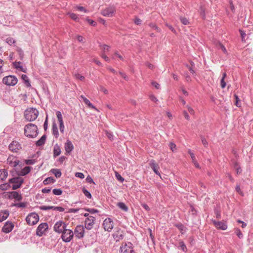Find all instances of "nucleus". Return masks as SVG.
Instances as JSON below:
<instances>
[{
  "label": "nucleus",
  "instance_id": "obj_1",
  "mask_svg": "<svg viewBox=\"0 0 253 253\" xmlns=\"http://www.w3.org/2000/svg\"><path fill=\"white\" fill-rule=\"evenodd\" d=\"M38 133V128L36 125L30 123L25 126L24 134L27 137L34 138L37 136Z\"/></svg>",
  "mask_w": 253,
  "mask_h": 253
},
{
  "label": "nucleus",
  "instance_id": "obj_2",
  "mask_svg": "<svg viewBox=\"0 0 253 253\" xmlns=\"http://www.w3.org/2000/svg\"><path fill=\"white\" fill-rule=\"evenodd\" d=\"M39 115V111L34 108L26 109L24 112V117L27 121L32 122L35 121Z\"/></svg>",
  "mask_w": 253,
  "mask_h": 253
},
{
  "label": "nucleus",
  "instance_id": "obj_3",
  "mask_svg": "<svg viewBox=\"0 0 253 253\" xmlns=\"http://www.w3.org/2000/svg\"><path fill=\"white\" fill-rule=\"evenodd\" d=\"M23 183L24 179L21 177L20 176L14 177L9 179V183L13 184L12 189L14 190L20 188Z\"/></svg>",
  "mask_w": 253,
  "mask_h": 253
},
{
  "label": "nucleus",
  "instance_id": "obj_4",
  "mask_svg": "<svg viewBox=\"0 0 253 253\" xmlns=\"http://www.w3.org/2000/svg\"><path fill=\"white\" fill-rule=\"evenodd\" d=\"M18 79L15 76L9 75L2 79V83L7 86H14L17 84Z\"/></svg>",
  "mask_w": 253,
  "mask_h": 253
},
{
  "label": "nucleus",
  "instance_id": "obj_5",
  "mask_svg": "<svg viewBox=\"0 0 253 253\" xmlns=\"http://www.w3.org/2000/svg\"><path fill=\"white\" fill-rule=\"evenodd\" d=\"M39 220V215L35 212L29 213L26 217V221L29 225H34L37 224Z\"/></svg>",
  "mask_w": 253,
  "mask_h": 253
},
{
  "label": "nucleus",
  "instance_id": "obj_6",
  "mask_svg": "<svg viewBox=\"0 0 253 253\" xmlns=\"http://www.w3.org/2000/svg\"><path fill=\"white\" fill-rule=\"evenodd\" d=\"M74 237V232L71 229L66 228L61 233V238L64 242H70Z\"/></svg>",
  "mask_w": 253,
  "mask_h": 253
},
{
  "label": "nucleus",
  "instance_id": "obj_7",
  "mask_svg": "<svg viewBox=\"0 0 253 253\" xmlns=\"http://www.w3.org/2000/svg\"><path fill=\"white\" fill-rule=\"evenodd\" d=\"M67 224L63 221L59 220L57 221L53 226V230L58 234H61L67 228Z\"/></svg>",
  "mask_w": 253,
  "mask_h": 253
},
{
  "label": "nucleus",
  "instance_id": "obj_8",
  "mask_svg": "<svg viewBox=\"0 0 253 253\" xmlns=\"http://www.w3.org/2000/svg\"><path fill=\"white\" fill-rule=\"evenodd\" d=\"M102 226L105 231L111 232L114 227V222L109 218H106L103 222Z\"/></svg>",
  "mask_w": 253,
  "mask_h": 253
},
{
  "label": "nucleus",
  "instance_id": "obj_9",
  "mask_svg": "<svg viewBox=\"0 0 253 253\" xmlns=\"http://www.w3.org/2000/svg\"><path fill=\"white\" fill-rule=\"evenodd\" d=\"M48 229V225L47 223H41L37 228L36 234L39 237H42L44 232Z\"/></svg>",
  "mask_w": 253,
  "mask_h": 253
},
{
  "label": "nucleus",
  "instance_id": "obj_10",
  "mask_svg": "<svg viewBox=\"0 0 253 253\" xmlns=\"http://www.w3.org/2000/svg\"><path fill=\"white\" fill-rule=\"evenodd\" d=\"M96 218L93 216H90L86 218L84 221V226L87 230H91L93 228L95 224Z\"/></svg>",
  "mask_w": 253,
  "mask_h": 253
},
{
  "label": "nucleus",
  "instance_id": "obj_11",
  "mask_svg": "<svg viewBox=\"0 0 253 253\" xmlns=\"http://www.w3.org/2000/svg\"><path fill=\"white\" fill-rule=\"evenodd\" d=\"M84 226L81 225H77L76 227L74 232V235L75 234V237L79 239H81L84 237Z\"/></svg>",
  "mask_w": 253,
  "mask_h": 253
},
{
  "label": "nucleus",
  "instance_id": "obj_12",
  "mask_svg": "<svg viewBox=\"0 0 253 253\" xmlns=\"http://www.w3.org/2000/svg\"><path fill=\"white\" fill-rule=\"evenodd\" d=\"M116 11V7L114 6H110L106 7L101 11V14L104 16L112 17Z\"/></svg>",
  "mask_w": 253,
  "mask_h": 253
},
{
  "label": "nucleus",
  "instance_id": "obj_13",
  "mask_svg": "<svg viewBox=\"0 0 253 253\" xmlns=\"http://www.w3.org/2000/svg\"><path fill=\"white\" fill-rule=\"evenodd\" d=\"M149 164V166L151 167V168L153 169L154 172L155 173V174L160 176L161 174L159 171L160 167H159L158 164L156 163L155 160H154V159H151L150 161Z\"/></svg>",
  "mask_w": 253,
  "mask_h": 253
},
{
  "label": "nucleus",
  "instance_id": "obj_14",
  "mask_svg": "<svg viewBox=\"0 0 253 253\" xmlns=\"http://www.w3.org/2000/svg\"><path fill=\"white\" fill-rule=\"evenodd\" d=\"M213 224L215 226V227L218 229L222 230H225L227 228V224L224 221H216L215 220H211Z\"/></svg>",
  "mask_w": 253,
  "mask_h": 253
},
{
  "label": "nucleus",
  "instance_id": "obj_15",
  "mask_svg": "<svg viewBox=\"0 0 253 253\" xmlns=\"http://www.w3.org/2000/svg\"><path fill=\"white\" fill-rule=\"evenodd\" d=\"M14 224L12 222L7 221L5 223L2 228V231L5 233L10 232L14 228Z\"/></svg>",
  "mask_w": 253,
  "mask_h": 253
},
{
  "label": "nucleus",
  "instance_id": "obj_16",
  "mask_svg": "<svg viewBox=\"0 0 253 253\" xmlns=\"http://www.w3.org/2000/svg\"><path fill=\"white\" fill-rule=\"evenodd\" d=\"M7 162L13 168H18L17 166L19 165L20 161L17 158L10 156L7 159Z\"/></svg>",
  "mask_w": 253,
  "mask_h": 253
},
{
  "label": "nucleus",
  "instance_id": "obj_17",
  "mask_svg": "<svg viewBox=\"0 0 253 253\" xmlns=\"http://www.w3.org/2000/svg\"><path fill=\"white\" fill-rule=\"evenodd\" d=\"M8 198L9 199H14L17 201H20L22 200V196L17 191H12L8 193Z\"/></svg>",
  "mask_w": 253,
  "mask_h": 253
},
{
  "label": "nucleus",
  "instance_id": "obj_18",
  "mask_svg": "<svg viewBox=\"0 0 253 253\" xmlns=\"http://www.w3.org/2000/svg\"><path fill=\"white\" fill-rule=\"evenodd\" d=\"M21 148V145L17 141H12L9 145V149L13 152H17Z\"/></svg>",
  "mask_w": 253,
  "mask_h": 253
},
{
  "label": "nucleus",
  "instance_id": "obj_19",
  "mask_svg": "<svg viewBox=\"0 0 253 253\" xmlns=\"http://www.w3.org/2000/svg\"><path fill=\"white\" fill-rule=\"evenodd\" d=\"M74 149V146L71 141L67 140L65 144V150L66 153L70 154Z\"/></svg>",
  "mask_w": 253,
  "mask_h": 253
},
{
  "label": "nucleus",
  "instance_id": "obj_20",
  "mask_svg": "<svg viewBox=\"0 0 253 253\" xmlns=\"http://www.w3.org/2000/svg\"><path fill=\"white\" fill-rule=\"evenodd\" d=\"M32 167L30 166H26L23 169H22L21 170H19V171L18 173V176H25L28 174L31 170Z\"/></svg>",
  "mask_w": 253,
  "mask_h": 253
},
{
  "label": "nucleus",
  "instance_id": "obj_21",
  "mask_svg": "<svg viewBox=\"0 0 253 253\" xmlns=\"http://www.w3.org/2000/svg\"><path fill=\"white\" fill-rule=\"evenodd\" d=\"M174 226L176 227L180 232L181 234H184L187 230V228L181 222L174 224Z\"/></svg>",
  "mask_w": 253,
  "mask_h": 253
},
{
  "label": "nucleus",
  "instance_id": "obj_22",
  "mask_svg": "<svg viewBox=\"0 0 253 253\" xmlns=\"http://www.w3.org/2000/svg\"><path fill=\"white\" fill-rule=\"evenodd\" d=\"M9 212L8 210H1L0 211V222L5 220L9 216Z\"/></svg>",
  "mask_w": 253,
  "mask_h": 253
},
{
  "label": "nucleus",
  "instance_id": "obj_23",
  "mask_svg": "<svg viewBox=\"0 0 253 253\" xmlns=\"http://www.w3.org/2000/svg\"><path fill=\"white\" fill-rule=\"evenodd\" d=\"M188 153L190 155V157H191V159L192 160V162L193 163V164H194V166H195V167L197 168H200V165L198 164V163L196 161L195 155L192 152L191 150V149H188Z\"/></svg>",
  "mask_w": 253,
  "mask_h": 253
},
{
  "label": "nucleus",
  "instance_id": "obj_24",
  "mask_svg": "<svg viewBox=\"0 0 253 253\" xmlns=\"http://www.w3.org/2000/svg\"><path fill=\"white\" fill-rule=\"evenodd\" d=\"M52 134L55 136L56 138H57L59 136V133L57 124L54 121L52 124Z\"/></svg>",
  "mask_w": 253,
  "mask_h": 253
},
{
  "label": "nucleus",
  "instance_id": "obj_25",
  "mask_svg": "<svg viewBox=\"0 0 253 253\" xmlns=\"http://www.w3.org/2000/svg\"><path fill=\"white\" fill-rule=\"evenodd\" d=\"M21 62L19 61V62H13V66H14V67L18 70L19 71H21V72H24V73H26V69H24L23 66L22 65H21Z\"/></svg>",
  "mask_w": 253,
  "mask_h": 253
},
{
  "label": "nucleus",
  "instance_id": "obj_26",
  "mask_svg": "<svg viewBox=\"0 0 253 253\" xmlns=\"http://www.w3.org/2000/svg\"><path fill=\"white\" fill-rule=\"evenodd\" d=\"M61 151L60 146L58 144H56L53 147V157L56 158L57 156L60 155Z\"/></svg>",
  "mask_w": 253,
  "mask_h": 253
},
{
  "label": "nucleus",
  "instance_id": "obj_27",
  "mask_svg": "<svg viewBox=\"0 0 253 253\" xmlns=\"http://www.w3.org/2000/svg\"><path fill=\"white\" fill-rule=\"evenodd\" d=\"M21 79L27 87H30L31 86L30 81L26 75H22Z\"/></svg>",
  "mask_w": 253,
  "mask_h": 253
},
{
  "label": "nucleus",
  "instance_id": "obj_28",
  "mask_svg": "<svg viewBox=\"0 0 253 253\" xmlns=\"http://www.w3.org/2000/svg\"><path fill=\"white\" fill-rule=\"evenodd\" d=\"M46 136L45 134L43 135L41 138L36 142L37 146H42L43 145L46 141Z\"/></svg>",
  "mask_w": 253,
  "mask_h": 253
},
{
  "label": "nucleus",
  "instance_id": "obj_29",
  "mask_svg": "<svg viewBox=\"0 0 253 253\" xmlns=\"http://www.w3.org/2000/svg\"><path fill=\"white\" fill-rule=\"evenodd\" d=\"M8 175V171L5 169H0V179L3 181L5 180Z\"/></svg>",
  "mask_w": 253,
  "mask_h": 253
},
{
  "label": "nucleus",
  "instance_id": "obj_30",
  "mask_svg": "<svg viewBox=\"0 0 253 253\" xmlns=\"http://www.w3.org/2000/svg\"><path fill=\"white\" fill-rule=\"evenodd\" d=\"M81 98L83 99L84 103L88 106L89 108L97 110L93 105L90 103V101L83 95H81Z\"/></svg>",
  "mask_w": 253,
  "mask_h": 253
},
{
  "label": "nucleus",
  "instance_id": "obj_31",
  "mask_svg": "<svg viewBox=\"0 0 253 253\" xmlns=\"http://www.w3.org/2000/svg\"><path fill=\"white\" fill-rule=\"evenodd\" d=\"M178 249H180L183 252L187 253V248L184 243V242L180 240L179 241V246L178 247Z\"/></svg>",
  "mask_w": 253,
  "mask_h": 253
},
{
  "label": "nucleus",
  "instance_id": "obj_32",
  "mask_svg": "<svg viewBox=\"0 0 253 253\" xmlns=\"http://www.w3.org/2000/svg\"><path fill=\"white\" fill-rule=\"evenodd\" d=\"M50 172L53 173L56 178L61 177L62 173L59 169H52L50 170Z\"/></svg>",
  "mask_w": 253,
  "mask_h": 253
},
{
  "label": "nucleus",
  "instance_id": "obj_33",
  "mask_svg": "<svg viewBox=\"0 0 253 253\" xmlns=\"http://www.w3.org/2000/svg\"><path fill=\"white\" fill-rule=\"evenodd\" d=\"M117 206L125 211H127L128 210L127 206L123 202H119L117 204Z\"/></svg>",
  "mask_w": 253,
  "mask_h": 253
},
{
  "label": "nucleus",
  "instance_id": "obj_34",
  "mask_svg": "<svg viewBox=\"0 0 253 253\" xmlns=\"http://www.w3.org/2000/svg\"><path fill=\"white\" fill-rule=\"evenodd\" d=\"M189 211L191 213L193 217H196L197 215V211L195 209L193 205H190V210Z\"/></svg>",
  "mask_w": 253,
  "mask_h": 253
},
{
  "label": "nucleus",
  "instance_id": "obj_35",
  "mask_svg": "<svg viewBox=\"0 0 253 253\" xmlns=\"http://www.w3.org/2000/svg\"><path fill=\"white\" fill-rule=\"evenodd\" d=\"M55 181V180L52 177H48L46 178H45L43 181V183L44 185H47L51 183H54Z\"/></svg>",
  "mask_w": 253,
  "mask_h": 253
},
{
  "label": "nucleus",
  "instance_id": "obj_36",
  "mask_svg": "<svg viewBox=\"0 0 253 253\" xmlns=\"http://www.w3.org/2000/svg\"><path fill=\"white\" fill-rule=\"evenodd\" d=\"M56 115L57 118L58 119V121L59 122V125L64 124L63 120V118H62V115L61 112L59 111H56Z\"/></svg>",
  "mask_w": 253,
  "mask_h": 253
},
{
  "label": "nucleus",
  "instance_id": "obj_37",
  "mask_svg": "<svg viewBox=\"0 0 253 253\" xmlns=\"http://www.w3.org/2000/svg\"><path fill=\"white\" fill-rule=\"evenodd\" d=\"M27 203L26 202H21L13 204L11 206H14L17 208H25L27 206Z\"/></svg>",
  "mask_w": 253,
  "mask_h": 253
},
{
  "label": "nucleus",
  "instance_id": "obj_38",
  "mask_svg": "<svg viewBox=\"0 0 253 253\" xmlns=\"http://www.w3.org/2000/svg\"><path fill=\"white\" fill-rule=\"evenodd\" d=\"M234 97L235 99V105L238 107H240L241 106V100L239 97V96L236 94H234Z\"/></svg>",
  "mask_w": 253,
  "mask_h": 253
},
{
  "label": "nucleus",
  "instance_id": "obj_39",
  "mask_svg": "<svg viewBox=\"0 0 253 253\" xmlns=\"http://www.w3.org/2000/svg\"><path fill=\"white\" fill-rule=\"evenodd\" d=\"M148 25L151 28L155 30L157 32H158V33L161 32V29L159 27H158L155 23L151 22V23H150L148 24Z\"/></svg>",
  "mask_w": 253,
  "mask_h": 253
},
{
  "label": "nucleus",
  "instance_id": "obj_40",
  "mask_svg": "<svg viewBox=\"0 0 253 253\" xmlns=\"http://www.w3.org/2000/svg\"><path fill=\"white\" fill-rule=\"evenodd\" d=\"M19 171L18 168H13L12 170L10 171V173L13 177H17Z\"/></svg>",
  "mask_w": 253,
  "mask_h": 253
},
{
  "label": "nucleus",
  "instance_id": "obj_41",
  "mask_svg": "<svg viewBox=\"0 0 253 253\" xmlns=\"http://www.w3.org/2000/svg\"><path fill=\"white\" fill-rule=\"evenodd\" d=\"M10 184L9 183V182L6 183H3L0 185V189L4 191L8 189L9 187H10Z\"/></svg>",
  "mask_w": 253,
  "mask_h": 253
},
{
  "label": "nucleus",
  "instance_id": "obj_42",
  "mask_svg": "<svg viewBox=\"0 0 253 253\" xmlns=\"http://www.w3.org/2000/svg\"><path fill=\"white\" fill-rule=\"evenodd\" d=\"M82 191L84 195L88 199H91L92 195L91 193L84 187L82 189Z\"/></svg>",
  "mask_w": 253,
  "mask_h": 253
},
{
  "label": "nucleus",
  "instance_id": "obj_43",
  "mask_svg": "<svg viewBox=\"0 0 253 253\" xmlns=\"http://www.w3.org/2000/svg\"><path fill=\"white\" fill-rule=\"evenodd\" d=\"M68 15H69V16L72 19L76 21H79V18L77 14L74 13H68Z\"/></svg>",
  "mask_w": 253,
  "mask_h": 253
},
{
  "label": "nucleus",
  "instance_id": "obj_44",
  "mask_svg": "<svg viewBox=\"0 0 253 253\" xmlns=\"http://www.w3.org/2000/svg\"><path fill=\"white\" fill-rule=\"evenodd\" d=\"M39 209L41 210H42V211H47V210H54V206H40L39 207Z\"/></svg>",
  "mask_w": 253,
  "mask_h": 253
},
{
  "label": "nucleus",
  "instance_id": "obj_45",
  "mask_svg": "<svg viewBox=\"0 0 253 253\" xmlns=\"http://www.w3.org/2000/svg\"><path fill=\"white\" fill-rule=\"evenodd\" d=\"M52 192L55 195L60 196V195H62V194L63 193V191L60 188H59V189L55 188V189H53Z\"/></svg>",
  "mask_w": 253,
  "mask_h": 253
},
{
  "label": "nucleus",
  "instance_id": "obj_46",
  "mask_svg": "<svg viewBox=\"0 0 253 253\" xmlns=\"http://www.w3.org/2000/svg\"><path fill=\"white\" fill-rule=\"evenodd\" d=\"M16 51L19 54L20 59L22 60L24 56V53L22 49L21 48L17 47Z\"/></svg>",
  "mask_w": 253,
  "mask_h": 253
},
{
  "label": "nucleus",
  "instance_id": "obj_47",
  "mask_svg": "<svg viewBox=\"0 0 253 253\" xmlns=\"http://www.w3.org/2000/svg\"><path fill=\"white\" fill-rule=\"evenodd\" d=\"M84 210L89 212L91 214H94L95 213H98L99 212V211L98 210L95 209L84 208Z\"/></svg>",
  "mask_w": 253,
  "mask_h": 253
},
{
  "label": "nucleus",
  "instance_id": "obj_48",
  "mask_svg": "<svg viewBox=\"0 0 253 253\" xmlns=\"http://www.w3.org/2000/svg\"><path fill=\"white\" fill-rule=\"evenodd\" d=\"M6 42L9 44V45H12V44H15V42H16V41L15 40L12 38H10V37H9V38H7L6 39Z\"/></svg>",
  "mask_w": 253,
  "mask_h": 253
},
{
  "label": "nucleus",
  "instance_id": "obj_49",
  "mask_svg": "<svg viewBox=\"0 0 253 253\" xmlns=\"http://www.w3.org/2000/svg\"><path fill=\"white\" fill-rule=\"evenodd\" d=\"M179 19L180 22L185 25H187L189 24L188 20L185 17H180Z\"/></svg>",
  "mask_w": 253,
  "mask_h": 253
},
{
  "label": "nucleus",
  "instance_id": "obj_50",
  "mask_svg": "<svg viewBox=\"0 0 253 253\" xmlns=\"http://www.w3.org/2000/svg\"><path fill=\"white\" fill-rule=\"evenodd\" d=\"M236 235L238 237V238L239 239H242L243 238V235L241 232V231L240 230V229H239V228H236L235 229V231Z\"/></svg>",
  "mask_w": 253,
  "mask_h": 253
},
{
  "label": "nucleus",
  "instance_id": "obj_51",
  "mask_svg": "<svg viewBox=\"0 0 253 253\" xmlns=\"http://www.w3.org/2000/svg\"><path fill=\"white\" fill-rule=\"evenodd\" d=\"M238 159H232L231 161L233 164V166L234 168H237L238 167L240 166L239 162H238Z\"/></svg>",
  "mask_w": 253,
  "mask_h": 253
},
{
  "label": "nucleus",
  "instance_id": "obj_52",
  "mask_svg": "<svg viewBox=\"0 0 253 253\" xmlns=\"http://www.w3.org/2000/svg\"><path fill=\"white\" fill-rule=\"evenodd\" d=\"M200 137H201V141H202L203 145L205 147L207 148L208 146V143L207 140L206 139L205 137L203 135H201Z\"/></svg>",
  "mask_w": 253,
  "mask_h": 253
},
{
  "label": "nucleus",
  "instance_id": "obj_53",
  "mask_svg": "<svg viewBox=\"0 0 253 253\" xmlns=\"http://www.w3.org/2000/svg\"><path fill=\"white\" fill-rule=\"evenodd\" d=\"M75 77L78 80H80V81H84L85 79V78L84 76L77 73L75 74Z\"/></svg>",
  "mask_w": 253,
  "mask_h": 253
},
{
  "label": "nucleus",
  "instance_id": "obj_54",
  "mask_svg": "<svg viewBox=\"0 0 253 253\" xmlns=\"http://www.w3.org/2000/svg\"><path fill=\"white\" fill-rule=\"evenodd\" d=\"M231 152L234 155V156L235 157L234 159H239V154L235 149H234V148L232 149Z\"/></svg>",
  "mask_w": 253,
  "mask_h": 253
},
{
  "label": "nucleus",
  "instance_id": "obj_55",
  "mask_svg": "<svg viewBox=\"0 0 253 253\" xmlns=\"http://www.w3.org/2000/svg\"><path fill=\"white\" fill-rule=\"evenodd\" d=\"M239 32L241 34V36L242 38V41L245 42V38L246 36V33L243 30H242L241 29L239 30Z\"/></svg>",
  "mask_w": 253,
  "mask_h": 253
},
{
  "label": "nucleus",
  "instance_id": "obj_56",
  "mask_svg": "<svg viewBox=\"0 0 253 253\" xmlns=\"http://www.w3.org/2000/svg\"><path fill=\"white\" fill-rule=\"evenodd\" d=\"M142 20L139 19L138 17L135 16L134 19V23L137 25H140L141 24Z\"/></svg>",
  "mask_w": 253,
  "mask_h": 253
},
{
  "label": "nucleus",
  "instance_id": "obj_57",
  "mask_svg": "<svg viewBox=\"0 0 253 253\" xmlns=\"http://www.w3.org/2000/svg\"><path fill=\"white\" fill-rule=\"evenodd\" d=\"M235 190H236V192H238L240 195H241V196L244 195L243 192L241 190L239 185H236V186L235 187Z\"/></svg>",
  "mask_w": 253,
  "mask_h": 253
},
{
  "label": "nucleus",
  "instance_id": "obj_58",
  "mask_svg": "<svg viewBox=\"0 0 253 253\" xmlns=\"http://www.w3.org/2000/svg\"><path fill=\"white\" fill-rule=\"evenodd\" d=\"M116 178L121 182H123L124 181V178L118 172L116 173Z\"/></svg>",
  "mask_w": 253,
  "mask_h": 253
},
{
  "label": "nucleus",
  "instance_id": "obj_59",
  "mask_svg": "<svg viewBox=\"0 0 253 253\" xmlns=\"http://www.w3.org/2000/svg\"><path fill=\"white\" fill-rule=\"evenodd\" d=\"M169 147L172 152H175L176 151V145L174 143L170 142Z\"/></svg>",
  "mask_w": 253,
  "mask_h": 253
},
{
  "label": "nucleus",
  "instance_id": "obj_60",
  "mask_svg": "<svg viewBox=\"0 0 253 253\" xmlns=\"http://www.w3.org/2000/svg\"><path fill=\"white\" fill-rule=\"evenodd\" d=\"M86 20L88 22V23L92 26H95L96 25V22H95L93 20L90 19L88 18L86 19Z\"/></svg>",
  "mask_w": 253,
  "mask_h": 253
},
{
  "label": "nucleus",
  "instance_id": "obj_61",
  "mask_svg": "<svg viewBox=\"0 0 253 253\" xmlns=\"http://www.w3.org/2000/svg\"><path fill=\"white\" fill-rule=\"evenodd\" d=\"M25 163L27 165H33L35 163V160L34 159L26 160Z\"/></svg>",
  "mask_w": 253,
  "mask_h": 253
},
{
  "label": "nucleus",
  "instance_id": "obj_62",
  "mask_svg": "<svg viewBox=\"0 0 253 253\" xmlns=\"http://www.w3.org/2000/svg\"><path fill=\"white\" fill-rule=\"evenodd\" d=\"M226 85V83L225 82V80L221 79L220 80V86L222 88H224Z\"/></svg>",
  "mask_w": 253,
  "mask_h": 253
},
{
  "label": "nucleus",
  "instance_id": "obj_63",
  "mask_svg": "<svg viewBox=\"0 0 253 253\" xmlns=\"http://www.w3.org/2000/svg\"><path fill=\"white\" fill-rule=\"evenodd\" d=\"M51 188L45 187V188L42 189V192L43 193H48L51 191Z\"/></svg>",
  "mask_w": 253,
  "mask_h": 253
},
{
  "label": "nucleus",
  "instance_id": "obj_64",
  "mask_svg": "<svg viewBox=\"0 0 253 253\" xmlns=\"http://www.w3.org/2000/svg\"><path fill=\"white\" fill-rule=\"evenodd\" d=\"M214 213L215 214V216H216V218H217V219L220 218L221 214H220V211H219L217 210H214Z\"/></svg>",
  "mask_w": 253,
  "mask_h": 253
}]
</instances>
